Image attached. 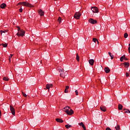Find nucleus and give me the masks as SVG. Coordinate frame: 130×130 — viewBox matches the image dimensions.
<instances>
[{
    "mask_svg": "<svg viewBox=\"0 0 130 130\" xmlns=\"http://www.w3.org/2000/svg\"><path fill=\"white\" fill-rule=\"evenodd\" d=\"M63 110L66 113H67V114H68V115H72L74 114V111L69 106L64 107L63 109Z\"/></svg>",
    "mask_w": 130,
    "mask_h": 130,
    "instance_id": "nucleus-1",
    "label": "nucleus"
},
{
    "mask_svg": "<svg viewBox=\"0 0 130 130\" xmlns=\"http://www.w3.org/2000/svg\"><path fill=\"white\" fill-rule=\"evenodd\" d=\"M58 71L59 73H60V76L64 79V78H66V76L68 75V72L67 71H64L63 69L62 68H60Z\"/></svg>",
    "mask_w": 130,
    "mask_h": 130,
    "instance_id": "nucleus-2",
    "label": "nucleus"
},
{
    "mask_svg": "<svg viewBox=\"0 0 130 130\" xmlns=\"http://www.w3.org/2000/svg\"><path fill=\"white\" fill-rule=\"evenodd\" d=\"M18 5H22V6H23V7H28L29 8L32 7V5L31 4L26 2H20L18 4Z\"/></svg>",
    "mask_w": 130,
    "mask_h": 130,
    "instance_id": "nucleus-3",
    "label": "nucleus"
},
{
    "mask_svg": "<svg viewBox=\"0 0 130 130\" xmlns=\"http://www.w3.org/2000/svg\"><path fill=\"white\" fill-rule=\"evenodd\" d=\"M16 35L18 37H20V36H21L22 37H23V36H25V31H24V30L23 29H21L19 31H18L16 34Z\"/></svg>",
    "mask_w": 130,
    "mask_h": 130,
    "instance_id": "nucleus-4",
    "label": "nucleus"
},
{
    "mask_svg": "<svg viewBox=\"0 0 130 130\" xmlns=\"http://www.w3.org/2000/svg\"><path fill=\"white\" fill-rule=\"evenodd\" d=\"M91 10L92 11V13H99V9L96 7H91Z\"/></svg>",
    "mask_w": 130,
    "mask_h": 130,
    "instance_id": "nucleus-5",
    "label": "nucleus"
},
{
    "mask_svg": "<svg viewBox=\"0 0 130 130\" xmlns=\"http://www.w3.org/2000/svg\"><path fill=\"white\" fill-rule=\"evenodd\" d=\"M80 17H81V13L80 12H76L74 15V18L75 19H77V20H79Z\"/></svg>",
    "mask_w": 130,
    "mask_h": 130,
    "instance_id": "nucleus-6",
    "label": "nucleus"
},
{
    "mask_svg": "<svg viewBox=\"0 0 130 130\" xmlns=\"http://www.w3.org/2000/svg\"><path fill=\"white\" fill-rule=\"evenodd\" d=\"M88 22H89L91 24H97V21L96 20H94L93 18L89 19Z\"/></svg>",
    "mask_w": 130,
    "mask_h": 130,
    "instance_id": "nucleus-7",
    "label": "nucleus"
},
{
    "mask_svg": "<svg viewBox=\"0 0 130 130\" xmlns=\"http://www.w3.org/2000/svg\"><path fill=\"white\" fill-rule=\"evenodd\" d=\"M52 87H53V85L52 84H47L46 86V89H48V92H49V89H50V88H52Z\"/></svg>",
    "mask_w": 130,
    "mask_h": 130,
    "instance_id": "nucleus-8",
    "label": "nucleus"
},
{
    "mask_svg": "<svg viewBox=\"0 0 130 130\" xmlns=\"http://www.w3.org/2000/svg\"><path fill=\"white\" fill-rule=\"evenodd\" d=\"M123 59H124L125 60H128V59H127V58L125 57V55H123L120 58V61H123Z\"/></svg>",
    "mask_w": 130,
    "mask_h": 130,
    "instance_id": "nucleus-9",
    "label": "nucleus"
},
{
    "mask_svg": "<svg viewBox=\"0 0 130 130\" xmlns=\"http://www.w3.org/2000/svg\"><path fill=\"white\" fill-rule=\"evenodd\" d=\"M10 110L13 115H15V109L12 106H10Z\"/></svg>",
    "mask_w": 130,
    "mask_h": 130,
    "instance_id": "nucleus-10",
    "label": "nucleus"
},
{
    "mask_svg": "<svg viewBox=\"0 0 130 130\" xmlns=\"http://www.w3.org/2000/svg\"><path fill=\"white\" fill-rule=\"evenodd\" d=\"M79 125H80V126H81L82 127H83L84 130H86V127L85 126V125L84 124V123L83 122H81L78 123Z\"/></svg>",
    "mask_w": 130,
    "mask_h": 130,
    "instance_id": "nucleus-11",
    "label": "nucleus"
},
{
    "mask_svg": "<svg viewBox=\"0 0 130 130\" xmlns=\"http://www.w3.org/2000/svg\"><path fill=\"white\" fill-rule=\"evenodd\" d=\"M79 125H80V126H81L82 127H83L84 130H86V127L85 126V125L84 124V123L83 122H81L78 123Z\"/></svg>",
    "mask_w": 130,
    "mask_h": 130,
    "instance_id": "nucleus-12",
    "label": "nucleus"
},
{
    "mask_svg": "<svg viewBox=\"0 0 130 130\" xmlns=\"http://www.w3.org/2000/svg\"><path fill=\"white\" fill-rule=\"evenodd\" d=\"M104 71L106 74H108L110 72V69L108 67H106L104 69Z\"/></svg>",
    "mask_w": 130,
    "mask_h": 130,
    "instance_id": "nucleus-13",
    "label": "nucleus"
},
{
    "mask_svg": "<svg viewBox=\"0 0 130 130\" xmlns=\"http://www.w3.org/2000/svg\"><path fill=\"white\" fill-rule=\"evenodd\" d=\"M39 14L41 16H44V12L41 9L39 10Z\"/></svg>",
    "mask_w": 130,
    "mask_h": 130,
    "instance_id": "nucleus-14",
    "label": "nucleus"
},
{
    "mask_svg": "<svg viewBox=\"0 0 130 130\" xmlns=\"http://www.w3.org/2000/svg\"><path fill=\"white\" fill-rule=\"evenodd\" d=\"M89 63L90 66H94V59H90L89 60Z\"/></svg>",
    "mask_w": 130,
    "mask_h": 130,
    "instance_id": "nucleus-15",
    "label": "nucleus"
},
{
    "mask_svg": "<svg viewBox=\"0 0 130 130\" xmlns=\"http://www.w3.org/2000/svg\"><path fill=\"white\" fill-rule=\"evenodd\" d=\"M100 109L101 110H102V111H103L104 112H105V111H106V108L105 107V106H102L100 107Z\"/></svg>",
    "mask_w": 130,
    "mask_h": 130,
    "instance_id": "nucleus-16",
    "label": "nucleus"
},
{
    "mask_svg": "<svg viewBox=\"0 0 130 130\" xmlns=\"http://www.w3.org/2000/svg\"><path fill=\"white\" fill-rule=\"evenodd\" d=\"M56 121H57V122H60L61 123L63 122V120H62V119H60V118H56L55 119Z\"/></svg>",
    "mask_w": 130,
    "mask_h": 130,
    "instance_id": "nucleus-17",
    "label": "nucleus"
},
{
    "mask_svg": "<svg viewBox=\"0 0 130 130\" xmlns=\"http://www.w3.org/2000/svg\"><path fill=\"white\" fill-rule=\"evenodd\" d=\"M69 89H70V86H66V89L64 90V93H69Z\"/></svg>",
    "mask_w": 130,
    "mask_h": 130,
    "instance_id": "nucleus-18",
    "label": "nucleus"
},
{
    "mask_svg": "<svg viewBox=\"0 0 130 130\" xmlns=\"http://www.w3.org/2000/svg\"><path fill=\"white\" fill-rule=\"evenodd\" d=\"M7 7V5L5 3H3L1 5V9H5Z\"/></svg>",
    "mask_w": 130,
    "mask_h": 130,
    "instance_id": "nucleus-19",
    "label": "nucleus"
},
{
    "mask_svg": "<svg viewBox=\"0 0 130 130\" xmlns=\"http://www.w3.org/2000/svg\"><path fill=\"white\" fill-rule=\"evenodd\" d=\"M124 66H125V68H128L129 67V63L127 62H125L123 63Z\"/></svg>",
    "mask_w": 130,
    "mask_h": 130,
    "instance_id": "nucleus-20",
    "label": "nucleus"
},
{
    "mask_svg": "<svg viewBox=\"0 0 130 130\" xmlns=\"http://www.w3.org/2000/svg\"><path fill=\"white\" fill-rule=\"evenodd\" d=\"M108 54L110 56L111 59H113V57H114V56L112 55V53H111V52H109Z\"/></svg>",
    "mask_w": 130,
    "mask_h": 130,
    "instance_id": "nucleus-21",
    "label": "nucleus"
},
{
    "mask_svg": "<svg viewBox=\"0 0 130 130\" xmlns=\"http://www.w3.org/2000/svg\"><path fill=\"white\" fill-rule=\"evenodd\" d=\"M123 110H124L125 113H130L129 110H128L127 109H123Z\"/></svg>",
    "mask_w": 130,
    "mask_h": 130,
    "instance_id": "nucleus-22",
    "label": "nucleus"
},
{
    "mask_svg": "<svg viewBox=\"0 0 130 130\" xmlns=\"http://www.w3.org/2000/svg\"><path fill=\"white\" fill-rule=\"evenodd\" d=\"M118 107L119 110H122V107H123L122 105L119 104Z\"/></svg>",
    "mask_w": 130,
    "mask_h": 130,
    "instance_id": "nucleus-23",
    "label": "nucleus"
},
{
    "mask_svg": "<svg viewBox=\"0 0 130 130\" xmlns=\"http://www.w3.org/2000/svg\"><path fill=\"white\" fill-rule=\"evenodd\" d=\"M76 59L77 61H80V56H79V54L78 53L76 54Z\"/></svg>",
    "mask_w": 130,
    "mask_h": 130,
    "instance_id": "nucleus-24",
    "label": "nucleus"
},
{
    "mask_svg": "<svg viewBox=\"0 0 130 130\" xmlns=\"http://www.w3.org/2000/svg\"><path fill=\"white\" fill-rule=\"evenodd\" d=\"M65 127H66V128H70V127H72V125L69 124H67L65 125Z\"/></svg>",
    "mask_w": 130,
    "mask_h": 130,
    "instance_id": "nucleus-25",
    "label": "nucleus"
},
{
    "mask_svg": "<svg viewBox=\"0 0 130 130\" xmlns=\"http://www.w3.org/2000/svg\"><path fill=\"white\" fill-rule=\"evenodd\" d=\"M92 41L93 42H94L95 43H96V42H97V41H98V40L96 38H93Z\"/></svg>",
    "mask_w": 130,
    "mask_h": 130,
    "instance_id": "nucleus-26",
    "label": "nucleus"
},
{
    "mask_svg": "<svg viewBox=\"0 0 130 130\" xmlns=\"http://www.w3.org/2000/svg\"><path fill=\"white\" fill-rule=\"evenodd\" d=\"M58 22L59 24H60L61 23V18L59 17L58 18Z\"/></svg>",
    "mask_w": 130,
    "mask_h": 130,
    "instance_id": "nucleus-27",
    "label": "nucleus"
},
{
    "mask_svg": "<svg viewBox=\"0 0 130 130\" xmlns=\"http://www.w3.org/2000/svg\"><path fill=\"white\" fill-rule=\"evenodd\" d=\"M7 32H8V30H1V35L3 34V33H7Z\"/></svg>",
    "mask_w": 130,
    "mask_h": 130,
    "instance_id": "nucleus-28",
    "label": "nucleus"
},
{
    "mask_svg": "<svg viewBox=\"0 0 130 130\" xmlns=\"http://www.w3.org/2000/svg\"><path fill=\"white\" fill-rule=\"evenodd\" d=\"M1 46L2 45V46H3V47H7V46H8V45H7V44H0Z\"/></svg>",
    "mask_w": 130,
    "mask_h": 130,
    "instance_id": "nucleus-29",
    "label": "nucleus"
},
{
    "mask_svg": "<svg viewBox=\"0 0 130 130\" xmlns=\"http://www.w3.org/2000/svg\"><path fill=\"white\" fill-rule=\"evenodd\" d=\"M12 57H13V54H11L9 56V60L10 62H11V58H12Z\"/></svg>",
    "mask_w": 130,
    "mask_h": 130,
    "instance_id": "nucleus-30",
    "label": "nucleus"
},
{
    "mask_svg": "<svg viewBox=\"0 0 130 130\" xmlns=\"http://www.w3.org/2000/svg\"><path fill=\"white\" fill-rule=\"evenodd\" d=\"M3 81H9V78L6 77L3 78Z\"/></svg>",
    "mask_w": 130,
    "mask_h": 130,
    "instance_id": "nucleus-31",
    "label": "nucleus"
},
{
    "mask_svg": "<svg viewBox=\"0 0 130 130\" xmlns=\"http://www.w3.org/2000/svg\"><path fill=\"white\" fill-rule=\"evenodd\" d=\"M115 128L116 130H120V127L119 126V125H118L117 126L115 127Z\"/></svg>",
    "mask_w": 130,
    "mask_h": 130,
    "instance_id": "nucleus-32",
    "label": "nucleus"
},
{
    "mask_svg": "<svg viewBox=\"0 0 130 130\" xmlns=\"http://www.w3.org/2000/svg\"><path fill=\"white\" fill-rule=\"evenodd\" d=\"M128 35L127 34V33H125V34H124V38H126L127 37H128Z\"/></svg>",
    "mask_w": 130,
    "mask_h": 130,
    "instance_id": "nucleus-33",
    "label": "nucleus"
},
{
    "mask_svg": "<svg viewBox=\"0 0 130 130\" xmlns=\"http://www.w3.org/2000/svg\"><path fill=\"white\" fill-rule=\"evenodd\" d=\"M17 30L18 31V32H19V31H21V28H20V26H17Z\"/></svg>",
    "mask_w": 130,
    "mask_h": 130,
    "instance_id": "nucleus-34",
    "label": "nucleus"
},
{
    "mask_svg": "<svg viewBox=\"0 0 130 130\" xmlns=\"http://www.w3.org/2000/svg\"><path fill=\"white\" fill-rule=\"evenodd\" d=\"M128 73H129V72L126 73V77H129V74H128Z\"/></svg>",
    "mask_w": 130,
    "mask_h": 130,
    "instance_id": "nucleus-35",
    "label": "nucleus"
},
{
    "mask_svg": "<svg viewBox=\"0 0 130 130\" xmlns=\"http://www.w3.org/2000/svg\"><path fill=\"white\" fill-rule=\"evenodd\" d=\"M22 93L24 97H27V95L24 92H22Z\"/></svg>",
    "mask_w": 130,
    "mask_h": 130,
    "instance_id": "nucleus-36",
    "label": "nucleus"
},
{
    "mask_svg": "<svg viewBox=\"0 0 130 130\" xmlns=\"http://www.w3.org/2000/svg\"><path fill=\"white\" fill-rule=\"evenodd\" d=\"M75 93H76V95L77 96H78V95H79V92H78V90H75Z\"/></svg>",
    "mask_w": 130,
    "mask_h": 130,
    "instance_id": "nucleus-37",
    "label": "nucleus"
},
{
    "mask_svg": "<svg viewBox=\"0 0 130 130\" xmlns=\"http://www.w3.org/2000/svg\"><path fill=\"white\" fill-rule=\"evenodd\" d=\"M19 12L20 13H22V12H23V9L22 8H21L20 9H19Z\"/></svg>",
    "mask_w": 130,
    "mask_h": 130,
    "instance_id": "nucleus-38",
    "label": "nucleus"
},
{
    "mask_svg": "<svg viewBox=\"0 0 130 130\" xmlns=\"http://www.w3.org/2000/svg\"><path fill=\"white\" fill-rule=\"evenodd\" d=\"M106 130H111V129L110 127H107Z\"/></svg>",
    "mask_w": 130,
    "mask_h": 130,
    "instance_id": "nucleus-39",
    "label": "nucleus"
},
{
    "mask_svg": "<svg viewBox=\"0 0 130 130\" xmlns=\"http://www.w3.org/2000/svg\"><path fill=\"white\" fill-rule=\"evenodd\" d=\"M128 50L129 53H130V47H128Z\"/></svg>",
    "mask_w": 130,
    "mask_h": 130,
    "instance_id": "nucleus-40",
    "label": "nucleus"
},
{
    "mask_svg": "<svg viewBox=\"0 0 130 130\" xmlns=\"http://www.w3.org/2000/svg\"><path fill=\"white\" fill-rule=\"evenodd\" d=\"M1 116H2V111H0V118H1Z\"/></svg>",
    "mask_w": 130,
    "mask_h": 130,
    "instance_id": "nucleus-41",
    "label": "nucleus"
},
{
    "mask_svg": "<svg viewBox=\"0 0 130 130\" xmlns=\"http://www.w3.org/2000/svg\"><path fill=\"white\" fill-rule=\"evenodd\" d=\"M96 42H98V44L99 45V42L98 41Z\"/></svg>",
    "mask_w": 130,
    "mask_h": 130,
    "instance_id": "nucleus-42",
    "label": "nucleus"
},
{
    "mask_svg": "<svg viewBox=\"0 0 130 130\" xmlns=\"http://www.w3.org/2000/svg\"><path fill=\"white\" fill-rule=\"evenodd\" d=\"M129 47H130V43L129 44Z\"/></svg>",
    "mask_w": 130,
    "mask_h": 130,
    "instance_id": "nucleus-43",
    "label": "nucleus"
},
{
    "mask_svg": "<svg viewBox=\"0 0 130 130\" xmlns=\"http://www.w3.org/2000/svg\"><path fill=\"white\" fill-rule=\"evenodd\" d=\"M129 72H130V70H129Z\"/></svg>",
    "mask_w": 130,
    "mask_h": 130,
    "instance_id": "nucleus-44",
    "label": "nucleus"
}]
</instances>
